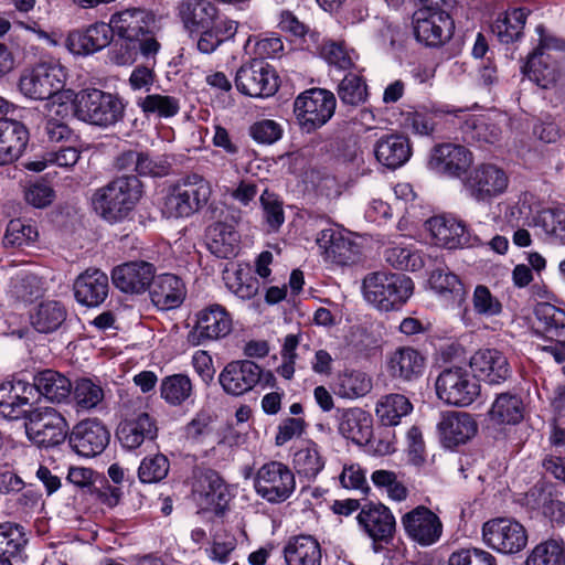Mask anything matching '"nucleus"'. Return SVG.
Segmentation results:
<instances>
[{"label":"nucleus","instance_id":"1","mask_svg":"<svg viewBox=\"0 0 565 565\" xmlns=\"http://www.w3.org/2000/svg\"><path fill=\"white\" fill-rule=\"evenodd\" d=\"M142 195V184L136 175H125L96 191L95 211L107 222H121L134 211Z\"/></svg>","mask_w":565,"mask_h":565},{"label":"nucleus","instance_id":"2","mask_svg":"<svg viewBox=\"0 0 565 565\" xmlns=\"http://www.w3.org/2000/svg\"><path fill=\"white\" fill-rule=\"evenodd\" d=\"M212 195V186L199 174H190L169 188L162 212L167 217H189L203 209Z\"/></svg>","mask_w":565,"mask_h":565},{"label":"nucleus","instance_id":"3","mask_svg":"<svg viewBox=\"0 0 565 565\" xmlns=\"http://www.w3.org/2000/svg\"><path fill=\"white\" fill-rule=\"evenodd\" d=\"M413 281L401 274L376 271L363 279V295L367 302L381 311L401 308L413 294Z\"/></svg>","mask_w":565,"mask_h":565},{"label":"nucleus","instance_id":"4","mask_svg":"<svg viewBox=\"0 0 565 565\" xmlns=\"http://www.w3.org/2000/svg\"><path fill=\"white\" fill-rule=\"evenodd\" d=\"M563 55H565L563 38H540L539 46L526 63L529 78L543 89L565 86V77L556 65L557 60Z\"/></svg>","mask_w":565,"mask_h":565},{"label":"nucleus","instance_id":"5","mask_svg":"<svg viewBox=\"0 0 565 565\" xmlns=\"http://www.w3.org/2000/svg\"><path fill=\"white\" fill-rule=\"evenodd\" d=\"M74 111L78 119L99 127H110L124 118L125 104L111 93L85 89L76 95Z\"/></svg>","mask_w":565,"mask_h":565},{"label":"nucleus","instance_id":"6","mask_svg":"<svg viewBox=\"0 0 565 565\" xmlns=\"http://www.w3.org/2000/svg\"><path fill=\"white\" fill-rule=\"evenodd\" d=\"M25 434L30 441L39 447L61 445L68 436V424L55 408L41 406L25 415Z\"/></svg>","mask_w":565,"mask_h":565},{"label":"nucleus","instance_id":"7","mask_svg":"<svg viewBox=\"0 0 565 565\" xmlns=\"http://www.w3.org/2000/svg\"><path fill=\"white\" fill-rule=\"evenodd\" d=\"M335 105L333 93L323 88H311L295 99L294 113L302 131L310 134L330 120Z\"/></svg>","mask_w":565,"mask_h":565},{"label":"nucleus","instance_id":"8","mask_svg":"<svg viewBox=\"0 0 565 565\" xmlns=\"http://www.w3.org/2000/svg\"><path fill=\"white\" fill-rule=\"evenodd\" d=\"M256 493L269 503L288 500L296 489L292 470L281 461H268L260 466L254 478Z\"/></svg>","mask_w":565,"mask_h":565},{"label":"nucleus","instance_id":"9","mask_svg":"<svg viewBox=\"0 0 565 565\" xmlns=\"http://www.w3.org/2000/svg\"><path fill=\"white\" fill-rule=\"evenodd\" d=\"M65 82V73L54 62H40L22 72L19 81L20 92L35 100H43L58 93Z\"/></svg>","mask_w":565,"mask_h":565},{"label":"nucleus","instance_id":"10","mask_svg":"<svg viewBox=\"0 0 565 565\" xmlns=\"http://www.w3.org/2000/svg\"><path fill=\"white\" fill-rule=\"evenodd\" d=\"M436 393L445 403L465 407L479 396L480 385L467 370L452 367L443 371L437 377Z\"/></svg>","mask_w":565,"mask_h":565},{"label":"nucleus","instance_id":"11","mask_svg":"<svg viewBox=\"0 0 565 565\" xmlns=\"http://www.w3.org/2000/svg\"><path fill=\"white\" fill-rule=\"evenodd\" d=\"M463 185L469 196L478 203H491L509 185L507 172L493 163L477 164L467 174Z\"/></svg>","mask_w":565,"mask_h":565},{"label":"nucleus","instance_id":"12","mask_svg":"<svg viewBox=\"0 0 565 565\" xmlns=\"http://www.w3.org/2000/svg\"><path fill=\"white\" fill-rule=\"evenodd\" d=\"M235 84L238 92L253 98L273 96L279 87L275 70L265 61L257 58L238 68Z\"/></svg>","mask_w":565,"mask_h":565},{"label":"nucleus","instance_id":"13","mask_svg":"<svg viewBox=\"0 0 565 565\" xmlns=\"http://www.w3.org/2000/svg\"><path fill=\"white\" fill-rule=\"evenodd\" d=\"M482 537L488 546L503 554L518 553L527 544L525 527L509 518L487 521L482 526Z\"/></svg>","mask_w":565,"mask_h":565},{"label":"nucleus","instance_id":"14","mask_svg":"<svg viewBox=\"0 0 565 565\" xmlns=\"http://www.w3.org/2000/svg\"><path fill=\"white\" fill-rule=\"evenodd\" d=\"M232 330V317L218 303L210 305L196 313L193 329L188 333V342L198 347L207 341L226 337Z\"/></svg>","mask_w":565,"mask_h":565},{"label":"nucleus","instance_id":"15","mask_svg":"<svg viewBox=\"0 0 565 565\" xmlns=\"http://www.w3.org/2000/svg\"><path fill=\"white\" fill-rule=\"evenodd\" d=\"M193 495L199 504L216 514L223 513L231 500L227 484L218 472L212 469H198L194 472Z\"/></svg>","mask_w":565,"mask_h":565},{"label":"nucleus","instance_id":"16","mask_svg":"<svg viewBox=\"0 0 565 565\" xmlns=\"http://www.w3.org/2000/svg\"><path fill=\"white\" fill-rule=\"evenodd\" d=\"M154 23V15L146 10L132 8L111 15L108 24H94L88 32L107 35H152L150 25Z\"/></svg>","mask_w":565,"mask_h":565},{"label":"nucleus","instance_id":"17","mask_svg":"<svg viewBox=\"0 0 565 565\" xmlns=\"http://www.w3.org/2000/svg\"><path fill=\"white\" fill-rule=\"evenodd\" d=\"M473 162L472 153L457 143H440L433 148L428 167L434 172L449 178H460Z\"/></svg>","mask_w":565,"mask_h":565},{"label":"nucleus","instance_id":"18","mask_svg":"<svg viewBox=\"0 0 565 565\" xmlns=\"http://www.w3.org/2000/svg\"><path fill=\"white\" fill-rule=\"evenodd\" d=\"M402 525L408 537L422 546L433 545L443 533V523L438 515L424 505L405 513Z\"/></svg>","mask_w":565,"mask_h":565},{"label":"nucleus","instance_id":"19","mask_svg":"<svg viewBox=\"0 0 565 565\" xmlns=\"http://www.w3.org/2000/svg\"><path fill=\"white\" fill-rule=\"evenodd\" d=\"M110 434L97 419H85L76 424L68 435L70 446L81 456L94 457L109 443Z\"/></svg>","mask_w":565,"mask_h":565},{"label":"nucleus","instance_id":"20","mask_svg":"<svg viewBox=\"0 0 565 565\" xmlns=\"http://www.w3.org/2000/svg\"><path fill=\"white\" fill-rule=\"evenodd\" d=\"M262 373V367L250 360L232 361L220 373L218 382L227 394L241 396L256 386Z\"/></svg>","mask_w":565,"mask_h":565},{"label":"nucleus","instance_id":"21","mask_svg":"<svg viewBox=\"0 0 565 565\" xmlns=\"http://www.w3.org/2000/svg\"><path fill=\"white\" fill-rule=\"evenodd\" d=\"M441 444L446 448H455L468 443L478 431L475 417L465 412H445L437 424Z\"/></svg>","mask_w":565,"mask_h":565},{"label":"nucleus","instance_id":"22","mask_svg":"<svg viewBox=\"0 0 565 565\" xmlns=\"http://www.w3.org/2000/svg\"><path fill=\"white\" fill-rule=\"evenodd\" d=\"M156 268L143 260L128 262L111 270V280L116 288L126 294H143L151 286Z\"/></svg>","mask_w":565,"mask_h":565},{"label":"nucleus","instance_id":"23","mask_svg":"<svg viewBox=\"0 0 565 565\" xmlns=\"http://www.w3.org/2000/svg\"><path fill=\"white\" fill-rule=\"evenodd\" d=\"M470 367L475 376L490 385H499L512 374L508 358L497 349L478 350L470 358Z\"/></svg>","mask_w":565,"mask_h":565},{"label":"nucleus","instance_id":"24","mask_svg":"<svg viewBox=\"0 0 565 565\" xmlns=\"http://www.w3.org/2000/svg\"><path fill=\"white\" fill-rule=\"evenodd\" d=\"M426 225L435 244L449 249L468 247L477 241L471 238L465 224L452 216H434L427 221Z\"/></svg>","mask_w":565,"mask_h":565},{"label":"nucleus","instance_id":"25","mask_svg":"<svg viewBox=\"0 0 565 565\" xmlns=\"http://www.w3.org/2000/svg\"><path fill=\"white\" fill-rule=\"evenodd\" d=\"M73 290L78 303L86 307H97L108 296V276L98 268H88L77 276Z\"/></svg>","mask_w":565,"mask_h":565},{"label":"nucleus","instance_id":"26","mask_svg":"<svg viewBox=\"0 0 565 565\" xmlns=\"http://www.w3.org/2000/svg\"><path fill=\"white\" fill-rule=\"evenodd\" d=\"M178 13L190 33L211 35L217 8L209 0H181Z\"/></svg>","mask_w":565,"mask_h":565},{"label":"nucleus","instance_id":"27","mask_svg":"<svg viewBox=\"0 0 565 565\" xmlns=\"http://www.w3.org/2000/svg\"><path fill=\"white\" fill-rule=\"evenodd\" d=\"M157 433L153 418L146 412H138L119 424L117 438L124 448L132 450L146 440H153Z\"/></svg>","mask_w":565,"mask_h":565},{"label":"nucleus","instance_id":"28","mask_svg":"<svg viewBox=\"0 0 565 565\" xmlns=\"http://www.w3.org/2000/svg\"><path fill=\"white\" fill-rule=\"evenodd\" d=\"M358 522L374 541H386L395 530V519L388 508L379 503L365 504L358 514Z\"/></svg>","mask_w":565,"mask_h":565},{"label":"nucleus","instance_id":"29","mask_svg":"<svg viewBox=\"0 0 565 565\" xmlns=\"http://www.w3.org/2000/svg\"><path fill=\"white\" fill-rule=\"evenodd\" d=\"M33 395V386L25 381L2 383L0 385V415L8 419H18L22 416L25 418L28 412L24 407L30 404Z\"/></svg>","mask_w":565,"mask_h":565},{"label":"nucleus","instance_id":"30","mask_svg":"<svg viewBox=\"0 0 565 565\" xmlns=\"http://www.w3.org/2000/svg\"><path fill=\"white\" fill-rule=\"evenodd\" d=\"M29 141V132L23 124L12 119H0V166L18 160Z\"/></svg>","mask_w":565,"mask_h":565},{"label":"nucleus","instance_id":"31","mask_svg":"<svg viewBox=\"0 0 565 565\" xmlns=\"http://www.w3.org/2000/svg\"><path fill=\"white\" fill-rule=\"evenodd\" d=\"M413 35H454L455 22L451 15L441 10L425 6L412 17Z\"/></svg>","mask_w":565,"mask_h":565},{"label":"nucleus","instance_id":"32","mask_svg":"<svg viewBox=\"0 0 565 565\" xmlns=\"http://www.w3.org/2000/svg\"><path fill=\"white\" fill-rule=\"evenodd\" d=\"M425 369V358L414 348L402 347L387 358V371L393 379L412 382L419 379Z\"/></svg>","mask_w":565,"mask_h":565},{"label":"nucleus","instance_id":"33","mask_svg":"<svg viewBox=\"0 0 565 565\" xmlns=\"http://www.w3.org/2000/svg\"><path fill=\"white\" fill-rule=\"evenodd\" d=\"M150 287L151 301L161 310L179 307L185 297L182 280L172 274L153 276Z\"/></svg>","mask_w":565,"mask_h":565},{"label":"nucleus","instance_id":"34","mask_svg":"<svg viewBox=\"0 0 565 565\" xmlns=\"http://www.w3.org/2000/svg\"><path fill=\"white\" fill-rule=\"evenodd\" d=\"M33 391L51 403L61 404L67 402L72 394V382L64 374L46 369L33 376Z\"/></svg>","mask_w":565,"mask_h":565},{"label":"nucleus","instance_id":"35","mask_svg":"<svg viewBox=\"0 0 565 565\" xmlns=\"http://www.w3.org/2000/svg\"><path fill=\"white\" fill-rule=\"evenodd\" d=\"M372 416L360 407L347 408L339 418V433L359 445L367 444L373 433Z\"/></svg>","mask_w":565,"mask_h":565},{"label":"nucleus","instance_id":"36","mask_svg":"<svg viewBox=\"0 0 565 565\" xmlns=\"http://www.w3.org/2000/svg\"><path fill=\"white\" fill-rule=\"evenodd\" d=\"M282 553L287 565H321V547L311 535H298L289 539Z\"/></svg>","mask_w":565,"mask_h":565},{"label":"nucleus","instance_id":"37","mask_svg":"<svg viewBox=\"0 0 565 565\" xmlns=\"http://www.w3.org/2000/svg\"><path fill=\"white\" fill-rule=\"evenodd\" d=\"M431 289L452 308H460L465 301L467 291L457 275L447 269L437 268L429 277Z\"/></svg>","mask_w":565,"mask_h":565},{"label":"nucleus","instance_id":"38","mask_svg":"<svg viewBox=\"0 0 565 565\" xmlns=\"http://www.w3.org/2000/svg\"><path fill=\"white\" fill-rule=\"evenodd\" d=\"M379 162L390 169H397L405 164L411 156L409 140L401 135H391L381 138L374 149Z\"/></svg>","mask_w":565,"mask_h":565},{"label":"nucleus","instance_id":"39","mask_svg":"<svg viewBox=\"0 0 565 565\" xmlns=\"http://www.w3.org/2000/svg\"><path fill=\"white\" fill-rule=\"evenodd\" d=\"M316 242L326 259L338 264H345L350 259L352 243L339 226L330 224L322 228Z\"/></svg>","mask_w":565,"mask_h":565},{"label":"nucleus","instance_id":"40","mask_svg":"<svg viewBox=\"0 0 565 565\" xmlns=\"http://www.w3.org/2000/svg\"><path fill=\"white\" fill-rule=\"evenodd\" d=\"M294 469L300 479L315 481L326 466L321 447L312 440H306L294 454Z\"/></svg>","mask_w":565,"mask_h":565},{"label":"nucleus","instance_id":"41","mask_svg":"<svg viewBox=\"0 0 565 565\" xmlns=\"http://www.w3.org/2000/svg\"><path fill=\"white\" fill-rule=\"evenodd\" d=\"M525 406L518 394H498L488 412L489 419L497 425H516L524 417Z\"/></svg>","mask_w":565,"mask_h":565},{"label":"nucleus","instance_id":"42","mask_svg":"<svg viewBox=\"0 0 565 565\" xmlns=\"http://www.w3.org/2000/svg\"><path fill=\"white\" fill-rule=\"evenodd\" d=\"M239 234L230 224L216 222L206 231V245L218 258H231L236 255Z\"/></svg>","mask_w":565,"mask_h":565},{"label":"nucleus","instance_id":"43","mask_svg":"<svg viewBox=\"0 0 565 565\" xmlns=\"http://www.w3.org/2000/svg\"><path fill=\"white\" fill-rule=\"evenodd\" d=\"M373 387L372 377L363 371L347 369L340 372L333 384V392L344 399H356L367 395Z\"/></svg>","mask_w":565,"mask_h":565},{"label":"nucleus","instance_id":"44","mask_svg":"<svg viewBox=\"0 0 565 565\" xmlns=\"http://www.w3.org/2000/svg\"><path fill=\"white\" fill-rule=\"evenodd\" d=\"M67 310L57 300L41 301L30 315L32 327L41 333L56 331L66 320Z\"/></svg>","mask_w":565,"mask_h":565},{"label":"nucleus","instance_id":"45","mask_svg":"<svg viewBox=\"0 0 565 565\" xmlns=\"http://www.w3.org/2000/svg\"><path fill=\"white\" fill-rule=\"evenodd\" d=\"M413 409L409 399L402 394H388L379 399L375 407L376 416L385 426L397 425L402 417Z\"/></svg>","mask_w":565,"mask_h":565},{"label":"nucleus","instance_id":"46","mask_svg":"<svg viewBox=\"0 0 565 565\" xmlns=\"http://www.w3.org/2000/svg\"><path fill=\"white\" fill-rule=\"evenodd\" d=\"M535 316L547 338L555 341L565 339V310L548 302H541L535 307Z\"/></svg>","mask_w":565,"mask_h":565},{"label":"nucleus","instance_id":"47","mask_svg":"<svg viewBox=\"0 0 565 565\" xmlns=\"http://www.w3.org/2000/svg\"><path fill=\"white\" fill-rule=\"evenodd\" d=\"M71 397L77 412H89L102 404L105 393L103 387L92 380L79 379L74 386L72 385Z\"/></svg>","mask_w":565,"mask_h":565},{"label":"nucleus","instance_id":"48","mask_svg":"<svg viewBox=\"0 0 565 565\" xmlns=\"http://www.w3.org/2000/svg\"><path fill=\"white\" fill-rule=\"evenodd\" d=\"M192 393V381L185 374L166 376L160 383V396L171 406L182 405L191 397Z\"/></svg>","mask_w":565,"mask_h":565},{"label":"nucleus","instance_id":"49","mask_svg":"<svg viewBox=\"0 0 565 565\" xmlns=\"http://www.w3.org/2000/svg\"><path fill=\"white\" fill-rule=\"evenodd\" d=\"M227 289L242 300L253 299L259 291V281L249 269L238 268L226 271L224 276Z\"/></svg>","mask_w":565,"mask_h":565},{"label":"nucleus","instance_id":"50","mask_svg":"<svg viewBox=\"0 0 565 565\" xmlns=\"http://www.w3.org/2000/svg\"><path fill=\"white\" fill-rule=\"evenodd\" d=\"M461 131L467 141H483L493 143L501 135L500 127L486 117L470 116L461 126Z\"/></svg>","mask_w":565,"mask_h":565},{"label":"nucleus","instance_id":"51","mask_svg":"<svg viewBox=\"0 0 565 565\" xmlns=\"http://www.w3.org/2000/svg\"><path fill=\"white\" fill-rule=\"evenodd\" d=\"M525 565H565L563 542L554 539L541 542L531 551Z\"/></svg>","mask_w":565,"mask_h":565},{"label":"nucleus","instance_id":"52","mask_svg":"<svg viewBox=\"0 0 565 565\" xmlns=\"http://www.w3.org/2000/svg\"><path fill=\"white\" fill-rule=\"evenodd\" d=\"M526 504L532 509L542 510V512L555 520L565 515V503L554 500L551 492L543 484H535L526 493Z\"/></svg>","mask_w":565,"mask_h":565},{"label":"nucleus","instance_id":"53","mask_svg":"<svg viewBox=\"0 0 565 565\" xmlns=\"http://www.w3.org/2000/svg\"><path fill=\"white\" fill-rule=\"evenodd\" d=\"M320 56L339 70H350L358 57L353 49H349L343 40L329 39L320 49Z\"/></svg>","mask_w":565,"mask_h":565},{"label":"nucleus","instance_id":"54","mask_svg":"<svg viewBox=\"0 0 565 565\" xmlns=\"http://www.w3.org/2000/svg\"><path fill=\"white\" fill-rule=\"evenodd\" d=\"M527 11L512 8L498 15L491 25L492 35H523Z\"/></svg>","mask_w":565,"mask_h":565},{"label":"nucleus","instance_id":"55","mask_svg":"<svg viewBox=\"0 0 565 565\" xmlns=\"http://www.w3.org/2000/svg\"><path fill=\"white\" fill-rule=\"evenodd\" d=\"M385 260L401 270L415 271L424 266L422 255L412 246L395 245L385 249Z\"/></svg>","mask_w":565,"mask_h":565},{"label":"nucleus","instance_id":"56","mask_svg":"<svg viewBox=\"0 0 565 565\" xmlns=\"http://www.w3.org/2000/svg\"><path fill=\"white\" fill-rule=\"evenodd\" d=\"M53 45H63L74 56H87L106 47L108 38H46Z\"/></svg>","mask_w":565,"mask_h":565},{"label":"nucleus","instance_id":"57","mask_svg":"<svg viewBox=\"0 0 565 565\" xmlns=\"http://www.w3.org/2000/svg\"><path fill=\"white\" fill-rule=\"evenodd\" d=\"M23 527L13 522L0 523V556L13 557L25 546Z\"/></svg>","mask_w":565,"mask_h":565},{"label":"nucleus","instance_id":"58","mask_svg":"<svg viewBox=\"0 0 565 565\" xmlns=\"http://www.w3.org/2000/svg\"><path fill=\"white\" fill-rule=\"evenodd\" d=\"M535 225L542 231L564 243L565 242V207L542 210L535 217Z\"/></svg>","mask_w":565,"mask_h":565},{"label":"nucleus","instance_id":"59","mask_svg":"<svg viewBox=\"0 0 565 565\" xmlns=\"http://www.w3.org/2000/svg\"><path fill=\"white\" fill-rule=\"evenodd\" d=\"M109 60L119 66L132 64L138 56V38H108Z\"/></svg>","mask_w":565,"mask_h":565},{"label":"nucleus","instance_id":"60","mask_svg":"<svg viewBox=\"0 0 565 565\" xmlns=\"http://www.w3.org/2000/svg\"><path fill=\"white\" fill-rule=\"evenodd\" d=\"M139 107L146 114H154L159 117H173L180 110L179 100L173 96L151 94L138 102Z\"/></svg>","mask_w":565,"mask_h":565},{"label":"nucleus","instance_id":"61","mask_svg":"<svg viewBox=\"0 0 565 565\" xmlns=\"http://www.w3.org/2000/svg\"><path fill=\"white\" fill-rule=\"evenodd\" d=\"M38 235L33 225L19 218L11 220L7 226L3 244L12 247L29 246L36 241Z\"/></svg>","mask_w":565,"mask_h":565},{"label":"nucleus","instance_id":"62","mask_svg":"<svg viewBox=\"0 0 565 565\" xmlns=\"http://www.w3.org/2000/svg\"><path fill=\"white\" fill-rule=\"evenodd\" d=\"M170 463L162 454L146 457L138 469V477L143 483L159 482L164 479L169 472Z\"/></svg>","mask_w":565,"mask_h":565},{"label":"nucleus","instance_id":"63","mask_svg":"<svg viewBox=\"0 0 565 565\" xmlns=\"http://www.w3.org/2000/svg\"><path fill=\"white\" fill-rule=\"evenodd\" d=\"M338 95L344 104L358 105L366 98V85L359 75L349 73L339 84Z\"/></svg>","mask_w":565,"mask_h":565},{"label":"nucleus","instance_id":"64","mask_svg":"<svg viewBox=\"0 0 565 565\" xmlns=\"http://www.w3.org/2000/svg\"><path fill=\"white\" fill-rule=\"evenodd\" d=\"M448 565H497L495 557L481 548H461L454 552Z\"/></svg>","mask_w":565,"mask_h":565}]
</instances>
